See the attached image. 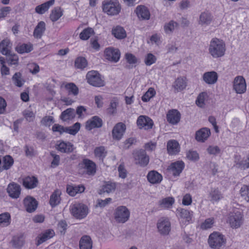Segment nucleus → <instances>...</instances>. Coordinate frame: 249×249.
Returning a JSON list of instances; mask_svg holds the SVG:
<instances>
[{
  "label": "nucleus",
  "instance_id": "f257e3e1",
  "mask_svg": "<svg viewBox=\"0 0 249 249\" xmlns=\"http://www.w3.org/2000/svg\"><path fill=\"white\" fill-rule=\"evenodd\" d=\"M209 51L213 57H220L225 54V44L222 40L217 38H213L210 42Z\"/></svg>",
  "mask_w": 249,
  "mask_h": 249
},
{
  "label": "nucleus",
  "instance_id": "f03ea898",
  "mask_svg": "<svg viewBox=\"0 0 249 249\" xmlns=\"http://www.w3.org/2000/svg\"><path fill=\"white\" fill-rule=\"evenodd\" d=\"M226 243L224 236L218 232H213L209 237L208 244L213 249H221L224 248Z\"/></svg>",
  "mask_w": 249,
  "mask_h": 249
},
{
  "label": "nucleus",
  "instance_id": "7ed1b4c3",
  "mask_svg": "<svg viewBox=\"0 0 249 249\" xmlns=\"http://www.w3.org/2000/svg\"><path fill=\"white\" fill-rule=\"evenodd\" d=\"M103 10L108 15H118L121 9V6L117 0H106L102 3Z\"/></svg>",
  "mask_w": 249,
  "mask_h": 249
},
{
  "label": "nucleus",
  "instance_id": "20e7f679",
  "mask_svg": "<svg viewBox=\"0 0 249 249\" xmlns=\"http://www.w3.org/2000/svg\"><path fill=\"white\" fill-rule=\"evenodd\" d=\"M135 164L142 167H146L149 163V157L144 149L134 150L132 153Z\"/></svg>",
  "mask_w": 249,
  "mask_h": 249
},
{
  "label": "nucleus",
  "instance_id": "39448f33",
  "mask_svg": "<svg viewBox=\"0 0 249 249\" xmlns=\"http://www.w3.org/2000/svg\"><path fill=\"white\" fill-rule=\"evenodd\" d=\"M81 127L80 123L77 122L71 126L64 127L59 124H54L52 127L53 132H58L60 135L65 132L72 135H75L79 131Z\"/></svg>",
  "mask_w": 249,
  "mask_h": 249
},
{
  "label": "nucleus",
  "instance_id": "423d86ee",
  "mask_svg": "<svg viewBox=\"0 0 249 249\" xmlns=\"http://www.w3.org/2000/svg\"><path fill=\"white\" fill-rule=\"evenodd\" d=\"M71 212L75 218L81 219L86 217L89 213V209L86 205L77 203L71 206Z\"/></svg>",
  "mask_w": 249,
  "mask_h": 249
},
{
  "label": "nucleus",
  "instance_id": "0eeeda50",
  "mask_svg": "<svg viewBox=\"0 0 249 249\" xmlns=\"http://www.w3.org/2000/svg\"><path fill=\"white\" fill-rule=\"evenodd\" d=\"M88 82L91 85L101 87L105 85L104 81L97 71H89L86 75Z\"/></svg>",
  "mask_w": 249,
  "mask_h": 249
},
{
  "label": "nucleus",
  "instance_id": "6e6552de",
  "mask_svg": "<svg viewBox=\"0 0 249 249\" xmlns=\"http://www.w3.org/2000/svg\"><path fill=\"white\" fill-rule=\"evenodd\" d=\"M130 212L125 206H119L115 210V219L119 223H124L129 219Z\"/></svg>",
  "mask_w": 249,
  "mask_h": 249
},
{
  "label": "nucleus",
  "instance_id": "1a4fd4ad",
  "mask_svg": "<svg viewBox=\"0 0 249 249\" xmlns=\"http://www.w3.org/2000/svg\"><path fill=\"white\" fill-rule=\"evenodd\" d=\"M233 89L238 94H242L246 92V83L243 76L235 77L233 81Z\"/></svg>",
  "mask_w": 249,
  "mask_h": 249
},
{
  "label": "nucleus",
  "instance_id": "9d476101",
  "mask_svg": "<svg viewBox=\"0 0 249 249\" xmlns=\"http://www.w3.org/2000/svg\"><path fill=\"white\" fill-rule=\"evenodd\" d=\"M229 222L233 228L237 229L240 227L243 222L242 216L239 211H236L230 214L229 217Z\"/></svg>",
  "mask_w": 249,
  "mask_h": 249
},
{
  "label": "nucleus",
  "instance_id": "9b49d317",
  "mask_svg": "<svg viewBox=\"0 0 249 249\" xmlns=\"http://www.w3.org/2000/svg\"><path fill=\"white\" fill-rule=\"evenodd\" d=\"M137 124L140 129L145 130L150 129L152 128L154 123L152 120L148 116L141 115L137 120Z\"/></svg>",
  "mask_w": 249,
  "mask_h": 249
},
{
  "label": "nucleus",
  "instance_id": "f8f14e48",
  "mask_svg": "<svg viewBox=\"0 0 249 249\" xmlns=\"http://www.w3.org/2000/svg\"><path fill=\"white\" fill-rule=\"evenodd\" d=\"M103 124L101 118L97 116H94L88 120L86 123V128L88 130H91L95 128H100Z\"/></svg>",
  "mask_w": 249,
  "mask_h": 249
},
{
  "label": "nucleus",
  "instance_id": "ddd939ff",
  "mask_svg": "<svg viewBox=\"0 0 249 249\" xmlns=\"http://www.w3.org/2000/svg\"><path fill=\"white\" fill-rule=\"evenodd\" d=\"M7 192L9 196L12 198L17 199L19 197L21 188L17 183L12 182L10 183L7 188Z\"/></svg>",
  "mask_w": 249,
  "mask_h": 249
},
{
  "label": "nucleus",
  "instance_id": "4468645a",
  "mask_svg": "<svg viewBox=\"0 0 249 249\" xmlns=\"http://www.w3.org/2000/svg\"><path fill=\"white\" fill-rule=\"evenodd\" d=\"M105 54L107 59L109 61L117 62L120 59V53L119 50L111 48L106 49Z\"/></svg>",
  "mask_w": 249,
  "mask_h": 249
},
{
  "label": "nucleus",
  "instance_id": "2eb2a0df",
  "mask_svg": "<svg viewBox=\"0 0 249 249\" xmlns=\"http://www.w3.org/2000/svg\"><path fill=\"white\" fill-rule=\"evenodd\" d=\"M171 224L169 220L161 218L157 223V228L161 234L167 235L170 231Z\"/></svg>",
  "mask_w": 249,
  "mask_h": 249
},
{
  "label": "nucleus",
  "instance_id": "dca6fc26",
  "mask_svg": "<svg viewBox=\"0 0 249 249\" xmlns=\"http://www.w3.org/2000/svg\"><path fill=\"white\" fill-rule=\"evenodd\" d=\"M23 204L26 210L28 213H32L36 209L38 202L33 197L27 196L24 199Z\"/></svg>",
  "mask_w": 249,
  "mask_h": 249
},
{
  "label": "nucleus",
  "instance_id": "f3484780",
  "mask_svg": "<svg viewBox=\"0 0 249 249\" xmlns=\"http://www.w3.org/2000/svg\"><path fill=\"white\" fill-rule=\"evenodd\" d=\"M184 167V163L182 161H177L172 163L168 167L167 170L171 172L173 176H178L182 172Z\"/></svg>",
  "mask_w": 249,
  "mask_h": 249
},
{
  "label": "nucleus",
  "instance_id": "a211bd4d",
  "mask_svg": "<svg viewBox=\"0 0 249 249\" xmlns=\"http://www.w3.org/2000/svg\"><path fill=\"white\" fill-rule=\"evenodd\" d=\"M56 148L60 152L65 153H71L74 149L73 145L71 142H66L64 141L57 142Z\"/></svg>",
  "mask_w": 249,
  "mask_h": 249
},
{
  "label": "nucleus",
  "instance_id": "6ab92c4d",
  "mask_svg": "<svg viewBox=\"0 0 249 249\" xmlns=\"http://www.w3.org/2000/svg\"><path fill=\"white\" fill-rule=\"evenodd\" d=\"M126 129L125 125L122 123L117 124L113 127L112 133L114 139L120 140L122 137Z\"/></svg>",
  "mask_w": 249,
  "mask_h": 249
},
{
  "label": "nucleus",
  "instance_id": "aec40b11",
  "mask_svg": "<svg viewBox=\"0 0 249 249\" xmlns=\"http://www.w3.org/2000/svg\"><path fill=\"white\" fill-rule=\"evenodd\" d=\"M167 120L172 124H176L180 121V114L177 109H172L167 113Z\"/></svg>",
  "mask_w": 249,
  "mask_h": 249
},
{
  "label": "nucleus",
  "instance_id": "412c9836",
  "mask_svg": "<svg viewBox=\"0 0 249 249\" xmlns=\"http://www.w3.org/2000/svg\"><path fill=\"white\" fill-rule=\"evenodd\" d=\"M38 183L37 178L34 176H28L23 178V185L28 189H32L36 188Z\"/></svg>",
  "mask_w": 249,
  "mask_h": 249
},
{
  "label": "nucleus",
  "instance_id": "4be33fe9",
  "mask_svg": "<svg viewBox=\"0 0 249 249\" xmlns=\"http://www.w3.org/2000/svg\"><path fill=\"white\" fill-rule=\"evenodd\" d=\"M218 74L214 71L206 72L203 74V81L209 85H213L218 80Z\"/></svg>",
  "mask_w": 249,
  "mask_h": 249
},
{
  "label": "nucleus",
  "instance_id": "5701e85b",
  "mask_svg": "<svg viewBox=\"0 0 249 249\" xmlns=\"http://www.w3.org/2000/svg\"><path fill=\"white\" fill-rule=\"evenodd\" d=\"M54 232L52 229L46 230L44 233L38 236L36 239L37 240L36 245L38 246L47 240L52 238L54 235Z\"/></svg>",
  "mask_w": 249,
  "mask_h": 249
},
{
  "label": "nucleus",
  "instance_id": "b1692460",
  "mask_svg": "<svg viewBox=\"0 0 249 249\" xmlns=\"http://www.w3.org/2000/svg\"><path fill=\"white\" fill-rule=\"evenodd\" d=\"M148 181L152 184L160 183L162 179V176L157 171L155 170L150 171L147 175Z\"/></svg>",
  "mask_w": 249,
  "mask_h": 249
},
{
  "label": "nucleus",
  "instance_id": "393cba45",
  "mask_svg": "<svg viewBox=\"0 0 249 249\" xmlns=\"http://www.w3.org/2000/svg\"><path fill=\"white\" fill-rule=\"evenodd\" d=\"M82 164L86 170V173L89 175H94L96 173V165L92 161L89 159H84Z\"/></svg>",
  "mask_w": 249,
  "mask_h": 249
},
{
  "label": "nucleus",
  "instance_id": "a878e982",
  "mask_svg": "<svg viewBox=\"0 0 249 249\" xmlns=\"http://www.w3.org/2000/svg\"><path fill=\"white\" fill-rule=\"evenodd\" d=\"M136 12L139 18L142 19L148 20L150 18V12L145 6L139 5L136 9Z\"/></svg>",
  "mask_w": 249,
  "mask_h": 249
},
{
  "label": "nucleus",
  "instance_id": "bb28decb",
  "mask_svg": "<svg viewBox=\"0 0 249 249\" xmlns=\"http://www.w3.org/2000/svg\"><path fill=\"white\" fill-rule=\"evenodd\" d=\"M85 188L83 185L67 186V192L72 196H75L78 193H82L84 192Z\"/></svg>",
  "mask_w": 249,
  "mask_h": 249
},
{
  "label": "nucleus",
  "instance_id": "cd10ccee",
  "mask_svg": "<svg viewBox=\"0 0 249 249\" xmlns=\"http://www.w3.org/2000/svg\"><path fill=\"white\" fill-rule=\"evenodd\" d=\"M80 249H92V242L89 235L83 236L79 241Z\"/></svg>",
  "mask_w": 249,
  "mask_h": 249
},
{
  "label": "nucleus",
  "instance_id": "c85d7f7f",
  "mask_svg": "<svg viewBox=\"0 0 249 249\" xmlns=\"http://www.w3.org/2000/svg\"><path fill=\"white\" fill-rule=\"evenodd\" d=\"M12 44L8 38L3 39L0 42V52L5 55H7L10 52V49L11 48Z\"/></svg>",
  "mask_w": 249,
  "mask_h": 249
},
{
  "label": "nucleus",
  "instance_id": "c756f323",
  "mask_svg": "<svg viewBox=\"0 0 249 249\" xmlns=\"http://www.w3.org/2000/svg\"><path fill=\"white\" fill-rule=\"evenodd\" d=\"M167 149L169 154L175 155L179 152V144L175 140H170L167 143Z\"/></svg>",
  "mask_w": 249,
  "mask_h": 249
},
{
  "label": "nucleus",
  "instance_id": "7c9ffc66",
  "mask_svg": "<svg viewBox=\"0 0 249 249\" xmlns=\"http://www.w3.org/2000/svg\"><path fill=\"white\" fill-rule=\"evenodd\" d=\"M54 3V0H50L36 7V12L39 14H43Z\"/></svg>",
  "mask_w": 249,
  "mask_h": 249
},
{
  "label": "nucleus",
  "instance_id": "2f4dec72",
  "mask_svg": "<svg viewBox=\"0 0 249 249\" xmlns=\"http://www.w3.org/2000/svg\"><path fill=\"white\" fill-rule=\"evenodd\" d=\"M46 30L45 23L41 21L39 22L34 31L35 37L40 38Z\"/></svg>",
  "mask_w": 249,
  "mask_h": 249
},
{
  "label": "nucleus",
  "instance_id": "473e14b6",
  "mask_svg": "<svg viewBox=\"0 0 249 249\" xmlns=\"http://www.w3.org/2000/svg\"><path fill=\"white\" fill-rule=\"evenodd\" d=\"M75 117V112L73 108H69L63 111L60 116V119L63 121L72 120Z\"/></svg>",
  "mask_w": 249,
  "mask_h": 249
},
{
  "label": "nucleus",
  "instance_id": "72a5a7b5",
  "mask_svg": "<svg viewBox=\"0 0 249 249\" xmlns=\"http://www.w3.org/2000/svg\"><path fill=\"white\" fill-rule=\"evenodd\" d=\"M61 192L58 190H55L51 195L50 199V204L52 207H54L58 205L60 202Z\"/></svg>",
  "mask_w": 249,
  "mask_h": 249
},
{
  "label": "nucleus",
  "instance_id": "f704fd0d",
  "mask_svg": "<svg viewBox=\"0 0 249 249\" xmlns=\"http://www.w3.org/2000/svg\"><path fill=\"white\" fill-rule=\"evenodd\" d=\"M116 187V183L110 181L106 182L100 190L99 194L101 195L105 193H109L114 191Z\"/></svg>",
  "mask_w": 249,
  "mask_h": 249
},
{
  "label": "nucleus",
  "instance_id": "c9c22d12",
  "mask_svg": "<svg viewBox=\"0 0 249 249\" xmlns=\"http://www.w3.org/2000/svg\"><path fill=\"white\" fill-rule=\"evenodd\" d=\"M112 35L117 38L124 39L126 36V32L121 26H117L112 30Z\"/></svg>",
  "mask_w": 249,
  "mask_h": 249
},
{
  "label": "nucleus",
  "instance_id": "e433bc0d",
  "mask_svg": "<svg viewBox=\"0 0 249 249\" xmlns=\"http://www.w3.org/2000/svg\"><path fill=\"white\" fill-rule=\"evenodd\" d=\"M186 85L185 79L182 77H178L174 82L173 86L175 89V91L178 92L184 89Z\"/></svg>",
  "mask_w": 249,
  "mask_h": 249
},
{
  "label": "nucleus",
  "instance_id": "4c0bfd02",
  "mask_svg": "<svg viewBox=\"0 0 249 249\" xmlns=\"http://www.w3.org/2000/svg\"><path fill=\"white\" fill-rule=\"evenodd\" d=\"M63 15V10L59 7H54L51 11L50 18L53 22L58 20Z\"/></svg>",
  "mask_w": 249,
  "mask_h": 249
},
{
  "label": "nucleus",
  "instance_id": "58836bf2",
  "mask_svg": "<svg viewBox=\"0 0 249 249\" xmlns=\"http://www.w3.org/2000/svg\"><path fill=\"white\" fill-rule=\"evenodd\" d=\"M11 243L14 248L19 249H20L24 244V238L23 235L14 236Z\"/></svg>",
  "mask_w": 249,
  "mask_h": 249
},
{
  "label": "nucleus",
  "instance_id": "ea45409f",
  "mask_svg": "<svg viewBox=\"0 0 249 249\" xmlns=\"http://www.w3.org/2000/svg\"><path fill=\"white\" fill-rule=\"evenodd\" d=\"M209 196L212 201H218L223 197L222 194L218 188H212L210 192Z\"/></svg>",
  "mask_w": 249,
  "mask_h": 249
},
{
  "label": "nucleus",
  "instance_id": "a19ab883",
  "mask_svg": "<svg viewBox=\"0 0 249 249\" xmlns=\"http://www.w3.org/2000/svg\"><path fill=\"white\" fill-rule=\"evenodd\" d=\"M175 200L173 197H167L162 199L159 201V204L161 208H169L174 203Z\"/></svg>",
  "mask_w": 249,
  "mask_h": 249
},
{
  "label": "nucleus",
  "instance_id": "79ce46f5",
  "mask_svg": "<svg viewBox=\"0 0 249 249\" xmlns=\"http://www.w3.org/2000/svg\"><path fill=\"white\" fill-rule=\"evenodd\" d=\"M12 80L15 86L18 87H21L25 82L24 80L22 78V74L20 72H16L12 78Z\"/></svg>",
  "mask_w": 249,
  "mask_h": 249
},
{
  "label": "nucleus",
  "instance_id": "37998d69",
  "mask_svg": "<svg viewBox=\"0 0 249 249\" xmlns=\"http://www.w3.org/2000/svg\"><path fill=\"white\" fill-rule=\"evenodd\" d=\"M234 166L238 168L245 169L247 166L246 164V160L241 159V157L239 154H236L234 156Z\"/></svg>",
  "mask_w": 249,
  "mask_h": 249
},
{
  "label": "nucleus",
  "instance_id": "c03bdc74",
  "mask_svg": "<svg viewBox=\"0 0 249 249\" xmlns=\"http://www.w3.org/2000/svg\"><path fill=\"white\" fill-rule=\"evenodd\" d=\"M65 89L68 90L69 95L72 94L76 96L79 93V89L76 85L73 83L67 84L65 86Z\"/></svg>",
  "mask_w": 249,
  "mask_h": 249
},
{
  "label": "nucleus",
  "instance_id": "a18cd8bd",
  "mask_svg": "<svg viewBox=\"0 0 249 249\" xmlns=\"http://www.w3.org/2000/svg\"><path fill=\"white\" fill-rule=\"evenodd\" d=\"M94 155L95 157L99 158L100 160H103L107 155V151L104 146H101L97 147L94 149Z\"/></svg>",
  "mask_w": 249,
  "mask_h": 249
},
{
  "label": "nucleus",
  "instance_id": "49530a36",
  "mask_svg": "<svg viewBox=\"0 0 249 249\" xmlns=\"http://www.w3.org/2000/svg\"><path fill=\"white\" fill-rule=\"evenodd\" d=\"M88 62L86 59L83 57H77L74 62V66L77 69L83 70L87 67Z\"/></svg>",
  "mask_w": 249,
  "mask_h": 249
},
{
  "label": "nucleus",
  "instance_id": "de8ad7c7",
  "mask_svg": "<svg viewBox=\"0 0 249 249\" xmlns=\"http://www.w3.org/2000/svg\"><path fill=\"white\" fill-rule=\"evenodd\" d=\"M178 26V23L174 20H171L164 25V29L166 34H171L173 32L175 29Z\"/></svg>",
  "mask_w": 249,
  "mask_h": 249
},
{
  "label": "nucleus",
  "instance_id": "09e8293b",
  "mask_svg": "<svg viewBox=\"0 0 249 249\" xmlns=\"http://www.w3.org/2000/svg\"><path fill=\"white\" fill-rule=\"evenodd\" d=\"M33 50L31 44H23L16 47V51L19 53L30 52Z\"/></svg>",
  "mask_w": 249,
  "mask_h": 249
},
{
  "label": "nucleus",
  "instance_id": "8fccbe9b",
  "mask_svg": "<svg viewBox=\"0 0 249 249\" xmlns=\"http://www.w3.org/2000/svg\"><path fill=\"white\" fill-rule=\"evenodd\" d=\"M10 214L8 213H4L0 214V225L7 226L10 223Z\"/></svg>",
  "mask_w": 249,
  "mask_h": 249
},
{
  "label": "nucleus",
  "instance_id": "3c124183",
  "mask_svg": "<svg viewBox=\"0 0 249 249\" xmlns=\"http://www.w3.org/2000/svg\"><path fill=\"white\" fill-rule=\"evenodd\" d=\"M240 193L242 197L249 202V185H243L241 188Z\"/></svg>",
  "mask_w": 249,
  "mask_h": 249
},
{
  "label": "nucleus",
  "instance_id": "603ef678",
  "mask_svg": "<svg viewBox=\"0 0 249 249\" xmlns=\"http://www.w3.org/2000/svg\"><path fill=\"white\" fill-rule=\"evenodd\" d=\"M156 94V91L154 88H150L144 94L142 97V100L144 102H147L149 100L154 97Z\"/></svg>",
  "mask_w": 249,
  "mask_h": 249
},
{
  "label": "nucleus",
  "instance_id": "864d4df0",
  "mask_svg": "<svg viewBox=\"0 0 249 249\" xmlns=\"http://www.w3.org/2000/svg\"><path fill=\"white\" fill-rule=\"evenodd\" d=\"M94 33L91 28H88L84 29L80 34V38L82 40H86L88 39L91 35Z\"/></svg>",
  "mask_w": 249,
  "mask_h": 249
},
{
  "label": "nucleus",
  "instance_id": "5fc2aeb1",
  "mask_svg": "<svg viewBox=\"0 0 249 249\" xmlns=\"http://www.w3.org/2000/svg\"><path fill=\"white\" fill-rule=\"evenodd\" d=\"M14 160L9 155L5 156L3 157V163L5 170L9 169L13 164Z\"/></svg>",
  "mask_w": 249,
  "mask_h": 249
},
{
  "label": "nucleus",
  "instance_id": "6e6d98bb",
  "mask_svg": "<svg viewBox=\"0 0 249 249\" xmlns=\"http://www.w3.org/2000/svg\"><path fill=\"white\" fill-rule=\"evenodd\" d=\"M177 211L178 212V215L181 218H185L188 221L191 219V214L188 210L182 208H179L178 209Z\"/></svg>",
  "mask_w": 249,
  "mask_h": 249
},
{
  "label": "nucleus",
  "instance_id": "4d7b16f0",
  "mask_svg": "<svg viewBox=\"0 0 249 249\" xmlns=\"http://www.w3.org/2000/svg\"><path fill=\"white\" fill-rule=\"evenodd\" d=\"M7 61L9 65H17L18 62V56L15 54L11 53V52H9V54L7 55Z\"/></svg>",
  "mask_w": 249,
  "mask_h": 249
},
{
  "label": "nucleus",
  "instance_id": "13d9d810",
  "mask_svg": "<svg viewBox=\"0 0 249 249\" xmlns=\"http://www.w3.org/2000/svg\"><path fill=\"white\" fill-rule=\"evenodd\" d=\"M50 155L53 158V160L51 162V167L53 168H55L58 166L60 163V159L59 156L55 154L53 151H51L50 152Z\"/></svg>",
  "mask_w": 249,
  "mask_h": 249
},
{
  "label": "nucleus",
  "instance_id": "bf43d9fd",
  "mask_svg": "<svg viewBox=\"0 0 249 249\" xmlns=\"http://www.w3.org/2000/svg\"><path fill=\"white\" fill-rule=\"evenodd\" d=\"M157 58L156 56L151 53H148L145 56L144 63L147 66H150L155 63Z\"/></svg>",
  "mask_w": 249,
  "mask_h": 249
},
{
  "label": "nucleus",
  "instance_id": "052dcab7",
  "mask_svg": "<svg viewBox=\"0 0 249 249\" xmlns=\"http://www.w3.org/2000/svg\"><path fill=\"white\" fill-rule=\"evenodd\" d=\"M54 122L53 117L51 116H47L42 118L41 123L45 126H50Z\"/></svg>",
  "mask_w": 249,
  "mask_h": 249
},
{
  "label": "nucleus",
  "instance_id": "680f3d73",
  "mask_svg": "<svg viewBox=\"0 0 249 249\" xmlns=\"http://www.w3.org/2000/svg\"><path fill=\"white\" fill-rule=\"evenodd\" d=\"M206 151L210 155H216L220 153L221 150L218 146L210 145Z\"/></svg>",
  "mask_w": 249,
  "mask_h": 249
},
{
  "label": "nucleus",
  "instance_id": "e2e57ef3",
  "mask_svg": "<svg viewBox=\"0 0 249 249\" xmlns=\"http://www.w3.org/2000/svg\"><path fill=\"white\" fill-rule=\"evenodd\" d=\"M187 158L191 160L196 161L199 159V155L196 151L190 150L187 153Z\"/></svg>",
  "mask_w": 249,
  "mask_h": 249
},
{
  "label": "nucleus",
  "instance_id": "0e129e2a",
  "mask_svg": "<svg viewBox=\"0 0 249 249\" xmlns=\"http://www.w3.org/2000/svg\"><path fill=\"white\" fill-rule=\"evenodd\" d=\"M67 227L68 225L66 221L61 220L58 222V229L61 234L64 235L65 233Z\"/></svg>",
  "mask_w": 249,
  "mask_h": 249
},
{
  "label": "nucleus",
  "instance_id": "69168bd1",
  "mask_svg": "<svg viewBox=\"0 0 249 249\" xmlns=\"http://www.w3.org/2000/svg\"><path fill=\"white\" fill-rule=\"evenodd\" d=\"M213 20V17L209 12H203V24L209 25Z\"/></svg>",
  "mask_w": 249,
  "mask_h": 249
},
{
  "label": "nucleus",
  "instance_id": "338daca9",
  "mask_svg": "<svg viewBox=\"0 0 249 249\" xmlns=\"http://www.w3.org/2000/svg\"><path fill=\"white\" fill-rule=\"evenodd\" d=\"M214 223V219L213 218H210L206 219L203 222V229H208L211 228Z\"/></svg>",
  "mask_w": 249,
  "mask_h": 249
},
{
  "label": "nucleus",
  "instance_id": "774afa93",
  "mask_svg": "<svg viewBox=\"0 0 249 249\" xmlns=\"http://www.w3.org/2000/svg\"><path fill=\"white\" fill-rule=\"evenodd\" d=\"M125 58L129 64H136L137 62V59L135 55L132 53H127L125 54Z\"/></svg>",
  "mask_w": 249,
  "mask_h": 249
}]
</instances>
